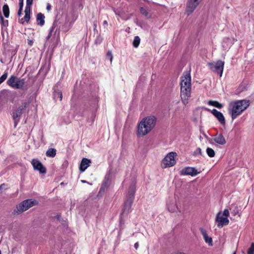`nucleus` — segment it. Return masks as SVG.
<instances>
[{
	"label": "nucleus",
	"instance_id": "nucleus-10",
	"mask_svg": "<svg viewBox=\"0 0 254 254\" xmlns=\"http://www.w3.org/2000/svg\"><path fill=\"white\" fill-rule=\"evenodd\" d=\"M175 164V152L169 153L162 160L161 166L163 168L172 167Z\"/></svg>",
	"mask_w": 254,
	"mask_h": 254
},
{
	"label": "nucleus",
	"instance_id": "nucleus-24",
	"mask_svg": "<svg viewBox=\"0 0 254 254\" xmlns=\"http://www.w3.org/2000/svg\"><path fill=\"white\" fill-rule=\"evenodd\" d=\"M2 11L4 16L7 18L9 15V9L7 4H4L2 7Z\"/></svg>",
	"mask_w": 254,
	"mask_h": 254
},
{
	"label": "nucleus",
	"instance_id": "nucleus-18",
	"mask_svg": "<svg viewBox=\"0 0 254 254\" xmlns=\"http://www.w3.org/2000/svg\"><path fill=\"white\" fill-rule=\"evenodd\" d=\"M71 26V23L69 22V20L67 18V17L66 16L65 22L62 26H60L59 28L63 32H67Z\"/></svg>",
	"mask_w": 254,
	"mask_h": 254
},
{
	"label": "nucleus",
	"instance_id": "nucleus-37",
	"mask_svg": "<svg viewBox=\"0 0 254 254\" xmlns=\"http://www.w3.org/2000/svg\"><path fill=\"white\" fill-rule=\"evenodd\" d=\"M139 247V244L138 242H136L134 244V248L136 250H137Z\"/></svg>",
	"mask_w": 254,
	"mask_h": 254
},
{
	"label": "nucleus",
	"instance_id": "nucleus-32",
	"mask_svg": "<svg viewBox=\"0 0 254 254\" xmlns=\"http://www.w3.org/2000/svg\"><path fill=\"white\" fill-rule=\"evenodd\" d=\"M33 3V0H26V5L25 8H30Z\"/></svg>",
	"mask_w": 254,
	"mask_h": 254
},
{
	"label": "nucleus",
	"instance_id": "nucleus-44",
	"mask_svg": "<svg viewBox=\"0 0 254 254\" xmlns=\"http://www.w3.org/2000/svg\"><path fill=\"white\" fill-rule=\"evenodd\" d=\"M233 254H236V252H234Z\"/></svg>",
	"mask_w": 254,
	"mask_h": 254
},
{
	"label": "nucleus",
	"instance_id": "nucleus-3",
	"mask_svg": "<svg viewBox=\"0 0 254 254\" xmlns=\"http://www.w3.org/2000/svg\"><path fill=\"white\" fill-rule=\"evenodd\" d=\"M156 124V118L153 116L143 118L137 126L136 135L140 137L146 135L153 129Z\"/></svg>",
	"mask_w": 254,
	"mask_h": 254
},
{
	"label": "nucleus",
	"instance_id": "nucleus-15",
	"mask_svg": "<svg viewBox=\"0 0 254 254\" xmlns=\"http://www.w3.org/2000/svg\"><path fill=\"white\" fill-rule=\"evenodd\" d=\"M212 140H213L216 143L221 145H224L226 143L225 138L221 133H216L213 135Z\"/></svg>",
	"mask_w": 254,
	"mask_h": 254
},
{
	"label": "nucleus",
	"instance_id": "nucleus-36",
	"mask_svg": "<svg viewBox=\"0 0 254 254\" xmlns=\"http://www.w3.org/2000/svg\"><path fill=\"white\" fill-rule=\"evenodd\" d=\"M22 8L20 9V7H19V10L17 13V14L19 16H20V15L22 14Z\"/></svg>",
	"mask_w": 254,
	"mask_h": 254
},
{
	"label": "nucleus",
	"instance_id": "nucleus-45",
	"mask_svg": "<svg viewBox=\"0 0 254 254\" xmlns=\"http://www.w3.org/2000/svg\"><path fill=\"white\" fill-rule=\"evenodd\" d=\"M0 254H1V251H0Z\"/></svg>",
	"mask_w": 254,
	"mask_h": 254
},
{
	"label": "nucleus",
	"instance_id": "nucleus-27",
	"mask_svg": "<svg viewBox=\"0 0 254 254\" xmlns=\"http://www.w3.org/2000/svg\"><path fill=\"white\" fill-rule=\"evenodd\" d=\"M140 42V38L136 36L134 37L133 41V45L135 48H137L138 47Z\"/></svg>",
	"mask_w": 254,
	"mask_h": 254
},
{
	"label": "nucleus",
	"instance_id": "nucleus-38",
	"mask_svg": "<svg viewBox=\"0 0 254 254\" xmlns=\"http://www.w3.org/2000/svg\"><path fill=\"white\" fill-rule=\"evenodd\" d=\"M46 8H47V9L48 10H50V9H51V5H50L49 3H48V4H47Z\"/></svg>",
	"mask_w": 254,
	"mask_h": 254
},
{
	"label": "nucleus",
	"instance_id": "nucleus-43",
	"mask_svg": "<svg viewBox=\"0 0 254 254\" xmlns=\"http://www.w3.org/2000/svg\"><path fill=\"white\" fill-rule=\"evenodd\" d=\"M59 34H60V32H58V37H59Z\"/></svg>",
	"mask_w": 254,
	"mask_h": 254
},
{
	"label": "nucleus",
	"instance_id": "nucleus-42",
	"mask_svg": "<svg viewBox=\"0 0 254 254\" xmlns=\"http://www.w3.org/2000/svg\"><path fill=\"white\" fill-rule=\"evenodd\" d=\"M176 254H186L184 253H177Z\"/></svg>",
	"mask_w": 254,
	"mask_h": 254
},
{
	"label": "nucleus",
	"instance_id": "nucleus-28",
	"mask_svg": "<svg viewBox=\"0 0 254 254\" xmlns=\"http://www.w3.org/2000/svg\"><path fill=\"white\" fill-rule=\"evenodd\" d=\"M56 22H54L53 25H52V26L51 27V29H50V32L48 35V36L46 38V39L47 40H49L51 36V34H52V32L53 31V30H54V29L56 27Z\"/></svg>",
	"mask_w": 254,
	"mask_h": 254
},
{
	"label": "nucleus",
	"instance_id": "nucleus-30",
	"mask_svg": "<svg viewBox=\"0 0 254 254\" xmlns=\"http://www.w3.org/2000/svg\"><path fill=\"white\" fill-rule=\"evenodd\" d=\"M254 253V243H252L248 251V254H252Z\"/></svg>",
	"mask_w": 254,
	"mask_h": 254
},
{
	"label": "nucleus",
	"instance_id": "nucleus-1",
	"mask_svg": "<svg viewBox=\"0 0 254 254\" xmlns=\"http://www.w3.org/2000/svg\"><path fill=\"white\" fill-rule=\"evenodd\" d=\"M181 97L184 104V108L188 104L189 99L191 97V76L190 71L183 73L181 77Z\"/></svg>",
	"mask_w": 254,
	"mask_h": 254
},
{
	"label": "nucleus",
	"instance_id": "nucleus-23",
	"mask_svg": "<svg viewBox=\"0 0 254 254\" xmlns=\"http://www.w3.org/2000/svg\"><path fill=\"white\" fill-rule=\"evenodd\" d=\"M46 155L49 157H54L56 155V150L55 148L49 149L46 153Z\"/></svg>",
	"mask_w": 254,
	"mask_h": 254
},
{
	"label": "nucleus",
	"instance_id": "nucleus-34",
	"mask_svg": "<svg viewBox=\"0 0 254 254\" xmlns=\"http://www.w3.org/2000/svg\"><path fill=\"white\" fill-rule=\"evenodd\" d=\"M140 10V12L142 14L145 15V16L147 15L148 13H147L146 10L144 8L141 7Z\"/></svg>",
	"mask_w": 254,
	"mask_h": 254
},
{
	"label": "nucleus",
	"instance_id": "nucleus-35",
	"mask_svg": "<svg viewBox=\"0 0 254 254\" xmlns=\"http://www.w3.org/2000/svg\"><path fill=\"white\" fill-rule=\"evenodd\" d=\"M23 0H19V7L20 9L23 8Z\"/></svg>",
	"mask_w": 254,
	"mask_h": 254
},
{
	"label": "nucleus",
	"instance_id": "nucleus-16",
	"mask_svg": "<svg viewBox=\"0 0 254 254\" xmlns=\"http://www.w3.org/2000/svg\"><path fill=\"white\" fill-rule=\"evenodd\" d=\"M91 163V160L87 158H84L82 159L80 166L79 170L81 172H83L90 165Z\"/></svg>",
	"mask_w": 254,
	"mask_h": 254
},
{
	"label": "nucleus",
	"instance_id": "nucleus-17",
	"mask_svg": "<svg viewBox=\"0 0 254 254\" xmlns=\"http://www.w3.org/2000/svg\"><path fill=\"white\" fill-rule=\"evenodd\" d=\"M199 230L205 243H208L209 246H212L213 245L212 239L211 237H208L206 230L202 228H200Z\"/></svg>",
	"mask_w": 254,
	"mask_h": 254
},
{
	"label": "nucleus",
	"instance_id": "nucleus-33",
	"mask_svg": "<svg viewBox=\"0 0 254 254\" xmlns=\"http://www.w3.org/2000/svg\"><path fill=\"white\" fill-rule=\"evenodd\" d=\"M197 154H199L201 155L202 154V151L200 148L198 147L196 148V150L194 151L193 155H196Z\"/></svg>",
	"mask_w": 254,
	"mask_h": 254
},
{
	"label": "nucleus",
	"instance_id": "nucleus-41",
	"mask_svg": "<svg viewBox=\"0 0 254 254\" xmlns=\"http://www.w3.org/2000/svg\"><path fill=\"white\" fill-rule=\"evenodd\" d=\"M81 182L83 183H88L86 181L84 180H81Z\"/></svg>",
	"mask_w": 254,
	"mask_h": 254
},
{
	"label": "nucleus",
	"instance_id": "nucleus-40",
	"mask_svg": "<svg viewBox=\"0 0 254 254\" xmlns=\"http://www.w3.org/2000/svg\"><path fill=\"white\" fill-rule=\"evenodd\" d=\"M103 23H104V24H106V25H107L108 24L107 21L106 20H105L103 22Z\"/></svg>",
	"mask_w": 254,
	"mask_h": 254
},
{
	"label": "nucleus",
	"instance_id": "nucleus-39",
	"mask_svg": "<svg viewBox=\"0 0 254 254\" xmlns=\"http://www.w3.org/2000/svg\"><path fill=\"white\" fill-rule=\"evenodd\" d=\"M4 186H5V185H4V184H2V185H0V189H2V188H3V187H4Z\"/></svg>",
	"mask_w": 254,
	"mask_h": 254
},
{
	"label": "nucleus",
	"instance_id": "nucleus-19",
	"mask_svg": "<svg viewBox=\"0 0 254 254\" xmlns=\"http://www.w3.org/2000/svg\"><path fill=\"white\" fill-rule=\"evenodd\" d=\"M30 8H25L24 12H25V16L24 18H22L20 20V23L22 24H23L25 21L28 22V21L30 20Z\"/></svg>",
	"mask_w": 254,
	"mask_h": 254
},
{
	"label": "nucleus",
	"instance_id": "nucleus-4",
	"mask_svg": "<svg viewBox=\"0 0 254 254\" xmlns=\"http://www.w3.org/2000/svg\"><path fill=\"white\" fill-rule=\"evenodd\" d=\"M135 189V183L133 182L130 186L128 193L127 196V199L125 202L124 208L121 213L122 215H127L129 212L131 204L134 198Z\"/></svg>",
	"mask_w": 254,
	"mask_h": 254
},
{
	"label": "nucleus",
	"instance_id": "nucleus-7",
	"mask_svg": "<svg viewBox=\"0 0 254 254\" xmlns=\"http://www.w3.org/2000/svg\"><path fill=\"white\" fill-rule=\"evenodd\" d=\"M37 203V201L31 199H26L20 203L14 210V213L20 214Z\"/></svg>",
	"mask_w": 254,
	"mask_h": 254
},
{
	"label": "nucleus",
	"instance_id": "nucleus-5",
	"mask_svg": "<svg viewBox=\"0 0 254 254\" xmlns=\"http://www.w3.org/2000/svg\"><path fill=\"white\" fill-rule=\"evenodd\" d=\"M31 100L29 99L28 101H24L12 113V118L14 122V127H15L18 122L22 114L25 112V109L29 106Z\"/></svg>",
	"mask_w": 254,
	"mask_h": 254
},
{
	"label": "nucleus",
	"instance_id": "nucleus-26",
	"mask_svg": "<svg viewBox=\"0 0 254 254\" xmlns=\"http://www.w3.org/2000/svg\"><path fill=\"white\" fill-rule=\"evenodd\" d=\"M207 154L210 157H213L215 156V153L214 150L210 147H207L206 150Z\"/></svg>",
	"mask_w": 254,
	"mask_h": 254
},
{
	"label": "nucleus",
	"instance_id": "nucleus-8",
	"mask_svg": "<svg viewBox=\"0 0 254 254\" xmlns=\"http://www.w3.org/2000/svg\"><path fill=\"white\" fill-rule=\"evenodd\" d=\"M7 84L14 89H21L25 84L24 79L19 78L14 75H11L7 80Z\"/></svg>",
	"mask_w": 254,
	"mask_h": 254
},
{
	"label": "nucleus",
	"instance_id": "nucleus-31",
	"mask_svg": "<svg viewBox=\"0 0 254 254\" xmlns=\"http://www.w3.org/2000/svg\"><path fill=\"white\" fill-rule=\"evenodd\" d=\"M107 58H109L110 59V61L111 63L112 62L113 59V56L112 55L111 51H109L107 52Z\"/></svg>",
	"mask_w": 254,
	"mask_h": 254
},
{
	"label": "nucleus",
	"instance_id": "nucleus-12",
	"mask_svg": "<svg viewBox=\"0 0 254 254\" xmlns=\"http://www.w3.org/2000/svg\"><path fill=\"white\" fill-rule=\"evenodd\" d=\"M198 173L195 168L190 167H185L180 171L181 175H190L192 177L195 176Z\"/></svg>",
	"mask_w": 254,
	"mask_h": 254
},
{
	"label": "nucleus",
	"instance_id": "nucleus-2",
	"mask_svg": "<svg viewBox=\"0 0 254 254\" xmlns=\"http://www.w3.org/2000/svg\"><path fill=\"white\" fill-rule=\"evenodd\" d=\"M249 100H239L231 102L228 107V113L232 120L241 115L250 106Z\"/></svg>",
	"mask_w": 254,
	"mask_h": 254
},
{
	"label": "nucleus",
	"instance_id": "nucleus-13",
	"mask_svg": "<svg viewBox=\"0 0 254 254\" xmlns=\"http://www.w3.org/2000/svg\"><path fill=\"white\" fill-rule=\"evenodd\" d=\"M31 164L34 170L39 171V172L42 174H45L46 173V168L37 159H32L31 161Z\"/></svg>",
	"mask_w": 254,
	"mask_h": 254
},
{
	"label": "nucleus",
	"instance_id": "nucleus-22",
	"mask_svg": "<svg viewBox=\"0 0 254 254\" xmlns=\"http://www.w3.org/2000/svg\"><path fill=\"white\" fill-rule=\"evenodd\" d=\"M208 104L209 105L216 107L218 109H221L223 107L224 105L223 104L220 103L217 101L214 100H209L208 102Z\"/></svg>",
	"mask_w": 254,
	"mask_h": 254
},
{
	"label": "nucleus",
	"instance_id": "nucleus-25",
	"mask_svg": "<svg viewBox=\"0 0 254 254\" xmlns=\"http://www.w3.org/2000/svg\"><path fill=\"white\" fill-rule=\"evenodd\" d=\"M54 97L55 99H59V101H61L62 100V97H63V96H62V93L61 92V91H55L54 93Z\"/></svg>",
	"mask_w": 254,
	"mask_h": 254
},
{
	"label": "nucleus",
	"instance_id": "nucleus-20",
	"mask_svg": "<svg viewBox=\"0 0 254 254\" xmlns=\"http://www.w3.org/2000/svg\"><path fill=\"white\" fill-rule=\"evenodd\" d=\"M36 20L38 25L40 26L44 25L45 23V16L41 13H38L37 15Z\"/></svg>",
	"mask_w": 254,
	"mask_h": 254
},
{
	"label": "nucleus",
	"instance_id": "nucleus-11",
	"mask_svg": "<svg viewBox=\"0 0 254 254\" xmlns=\"http://www.w3.org/2000/svg\"><path fill=\"white\" fill-rule=\"evenodd\" d=\"M202 0H188L186 12L188 15L191 14Z\"/></svg>",
	"mask_w": 254,
	"mask_h": 254
},
{
	"label": "nucleus",
	"instance_id": "nucleus-14",
	"mask_svg": "<svg viewBox=\"0 0 254 254\" xmlns=\"http://www.w3.org/2000/svg\"><path fill=\"white\" fill-rule=\"evenodd\" d=\"M207 110L209 111L212 113V114L215 117L218 121L219 122V123L222 125H225L226 124V121L225 119V117L223 114L217 111L216 109H213L212 110H210V109H207Z\"/></svg>",
	"mask_w": 254,
	"mask_h": 254
},
{
	"label": "nucleus",
	"instance_id": "nucleus-6",
	"mask_svg": "<svg viewBox=\"0 0 254 254\" xmlns=\"http://www.w3.org/2000/svg\"><path fill=\"white\" fill-rule=\"evenodd\" d=\"M229 215V210L225 209L223 212L219 211L216 215L215 221L217 223V227L219 228L227 225L229 223L228 217Z\"/></svg>",
	"mask_w": 254,
	"mask_h": 254
},
{
	"label": "nucleus",
	"instance_id": "nucleus-29",
	"mask_svg": "<svg viewBox=\"0 0 254 254\" xmlns=\"http://www.w3.org/2000/svg\"><path fill=\"white\" fill-rule=\"evenodd\" d=\"M7 73L5 72L1 77H0V84L2 83L7 78Z\"/></svg>",
	"mask_w": 254,
	"mask_h": 254
},
{
	"label": "nucleus",
	"instance_id": "nucleus-21",
	"mask_svg": "<svg viewBox=\"0 0 254 254\" xmlns=\"http://www.w3.org/2000/svg\"><path fill=\"white\" fill-rule=\"evenodd\" d=\"M167 206L168 210L171 212H174L175 207L174 205L173 199H168L167 201Z\"/></svg>",
	"mask_w": 254,
	"mask_h": 254
},
{
	"label": "nucleus",
	"instance_id": "nucleus-9",
	"mask_svg": "<svg viewBox=\"0 0 254 254\" xmlns=\"http://www.w3.org/2000/svg\"><path fill=\"white\" fill-rule=\"evenodd\" d=\"M224 64V61L218 60L216 63H208L207 65L211 70L219 74L220 76L221 77L223 72Z\"/></svg>",
	"mask_w": 254,
	"mask_h": 254
}]
</instances>
